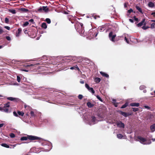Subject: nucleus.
I'll list each match as a JSON object with an SVG mask.
<instances>
[{
  "instance_id": "47",
  "label": "nucleus",
  "mask_w": 155,
  "mask_h": 155,
  "mask_svg": "<svg viewBox=\"0 0 155 155\" xmlns=\"http://www.w3.org/2000/svg\"><path fill=\"white\" fill-rule=\"evenodd\" d=\"M14 115L17 117H18V115L15 111H14L13 112Z\"/></svg>"
},
{
  "instance_id": "34",
  "label": "nucleus",
  "mask_w": 155,
  "mask_h": 155,
  "mask_svg": "<svg viewBox=\"0 0 155 155\" xmlns=\"http://www.w3.org/2000/svg\"><path fill=\"white\" fill-rule=\"evenodd\" d=\"M45 21L48 24H50L51 23V20L49 18H46Z\"/></svg>"
},
{
  "instance_id": "41",
  "label": "nucleus",
  "mask_w": 155,
  "mask_h": 155,
  "mask_svg": "<svg viewBox=\"0 0 155 155\" xmlns=\"http://www.w3.org/2000/svg\"><path fill=\"white\" fill-rule=\"evenodd\" d=\"M155 24L154 23H152L151 25V28L153 29L155 28Z\"/></svg>"
},
{
  "instance_id": "42",
  "label": "nucleus",
  "mask_w": 155,
  "mask_h": 155,
  "mask_svg": "<svg viewBox=\"0 0 155 155\" xmlns=\"http://www.w3.org/2000/svg\"><path fill=\"white\" fill-rule=\"evenodd\" d=\"M142 28L143 30H146V29H148V28H149V27H148V26H143L142 27Z\"/></svg>"
},
{
  "instance_id": "58",
  "label": "nucleus",
  "mask_w": 155,
  "mask_h": 155,
  "mask_svg": "<svg viewBox=\"0 0 155 155\" xmlns=\"http://www.w3.org/2000/svg\"><path fill=\"white\" fill-rule=\"evenodd\" d=\"M114 105L115 107H117V103H114Z\"/></svg>"
},
{
  "instance_id": "16",
  "label": "nucleus",
  "mask_w": 155,
  "mask_h": 155,
  "mask_svg": "<svg viewBox=\"0 0 155 155\" xmlns=\"http://www.w3.org/2000/svg\"><path fill=\"white\" fill-rule=\"evenodd\" d=\"M150 129L152 132H153L155 130V124L150 126Z\"/></svg>"
},
{
  "instance_id": "13",
  "label": "nucleus",
  "mask_w": 155,
  "mask_h": 155,
  "mask_svg": "<svg viewBox=\"0 0 155 155\" xmlns=\"http://www.w3.org/2000/svg\"><path fill=\"white\" fill-rule=\"evenodd\" d=\"M148 6L150 8H153L155 6L154 4L152 2H150L148 4Z\"/></svg>"
},
{
  "instance_id": "55",
  "label": "nucleus",
  "mask_w": 155,
  "mask_h": 155,
  "mask_svg": "<svg viewBox=\"0 0 155 155\" xmlns=\"http://www.w3.org/2000/svg\"><path fill=\"white\" fill-rule=\"evenodd\" d=\"M134 20L136 21H138V19L136 17V16H134Z\"/></svg>"
},
{
  "instance_id": "52",
  "label": "nucleus",
  "mask_w": 155,
  "mask_h": 155,
  "mask_svg": "<svg viewBox=\"0 0 155 155\" xmlns=\"http://www.w3.org/2000/svg\"><path fill=\"white\" fill-rule=\"evenodd\" d=\"M4 28H6V29L9 30H10V27H9V26H4Z\"/></svg>"
},
{
  "instance_id": "29",
  "label": "nucleus",
  "mask_w": 155,
  "mask_h": 155,
  "mask_svg": "<svg viewBox=\"0 0 155 155\" xmlns=\"http://www.w3.org/2000/svg\"><path fill=\"white\" fill-rule=\"evenodd\" d=\"M123 137V135L121 134H117V137L119 139H121Z\"/></svg>"
},
{
  "instance_id": "12",
  "label": "nucleus",
  "mask_w": 155,
  "mask_h": 155,
  "mask_svg": "<svg viewBox=\"0 0 155 155\" xmlns=\"http://www.w3.org/2000/svg\"><path fill=\"white\" fill-rule=\"evenodd\" d=\"M100 73L103 76L106 77L107 78H109V76L107 74L102 71L100 72Z\"/></svg>"
},
{
  "instance_id": "17",
  "label": "nucleus",
  "mask_w": 155,
  "mask_h": 155,
  "mask_svg": "<svg viewBox=\"0 0 155 155\" xmlns=\"http://www.w3.org/2000/svg\"><path fill=\"white\" fill-rule=\"evenodd\" d=\"M7 99L11 101H17V99L15 98H13L12 97H7Z\"/></svg>"
},
{
  "instance_id": "25",
  "label": "nucleus",
  "mask_w": 155,
  "mask_h": 155,
  "mask_svg": "<svg viewBox=\"0 0 155 155\" xmlns=\"http://www.w3.org/2000/svg\"><path fill=\"white\" fill-rule=\"evenodd\" d=\"M91 121L92 122L94 123L96 120V118L95 117L92 116L91 117Z\"/></svg>"
},
{
  "instance_id": "5",
  "label": "nucleus",
  "mask_w": 155,
  "mask_h": 155,
  "mask_svg": "<svg viewBox=\"0 0 155 155\" xmlns=\"http://www.w3.org/2000/svg\"><path fill=\"white\" fill-rule=\"evenodd\" d=\"M98 34V32H95L94 33L93 30V29H90L89 31L88 34V35L89 36H90L92 38L94 37V35H95V37H96Z\"/></svg>"
},
{
  "instance_id": "64",
  "label": "nucleus",
  "mask_w": 155,
  "mask_h": 155,
  "mask_svg": "<svg viewBox=\"0 0 155 155\" xmlns=\"http://www.w3.org/2000/svg\"><path fill=\"white\" fill-rule=\"evenodd\" d=\"M124 6L125 8L127 7V4L125 3L124 4Z\"/></svg>"
},
{
  "instance_id": "24",
  "label": "nucleus",
  "mask_w": 155,
  "mask_h": 155,
  "mask_svg": "<svg viewBox=\"0 0 155 155\" xmlns=\"http://www.w3.org/2000/svg\"><path fill=\"white\" fill-rule=\"evenodd\" d=\"M20 10L24 12H27L28 11V9L24 8H21Z\"/></svg>"
},
{
  "instance_id": "46",
  "label": "nucleus",
  "mask_w": 155,
  "mask_h": 155,
  "mask_svg": "<svg viewBox=\"0 0 155 155\" xmlns=\"http://www.w3.org/2000/svg\"><path fill=\"white\" fill-rule=\"evenodd\" d=\"M21 78L19 76H17V81L18 82H19L20 81Z\"/></svg>"
},
{
  "instance_id": "43",
  "label": "nucleus",
  "mask_w": 155,
  "mask_h": 155,
  "mask_svg": "<svg viewBox=\"0 0 155 155\" xmlns=\"http://www.w3.org/2000/svg\"><path fill=\"white\" fill-rule=\"evenodd\" d=\"M83 96L82 95H81V94H79L78 96V98L79 99H80V100H81L82 99V98H83Z\"/></svg>"
},
{
  "instance_id": "8",
  "label": "nucleus",
  "mask_w": 155,
  "mask_h": 155,
  "mask_svg": "<svg viewBox=\"0 0 155 155\" xmlns=\"http://www.w3.org/2000/svg\"><path fill=\"white\" fill-rule=\"evenodd\" d=\"M116 124L117 126L120 128H124V124L120 121H118L116 122Z\"/></svg>"
},
{
  "instance_id": "14",
  "label": "nucleus",
  "mask_w": 155,
  "mask_h": 155,
  "mask_svg": "<svg viewBox=\"0 0 155 155\" xmlns=\"http://www.w3.org/2000/svg\"><path fill=\"white\" fill-rule=\"evenodd\" d=\"M18 31L17 32L16 34V37H19L20 35V34L21 33L22 30L21 28H19L18 29Z\"/></svg>"
},
{
  "instance_id": "37",
  "label": "nucleus",
  "mask_w": 155,
  "mask_h": 155,
  "mask_svg": "<svg viewBox=\"0 0 155 155\" xmlns=\"http://www.w3.org/2000/svg\"><path fill=\"white\" fill-rule=\"evenodd\" d=\"M29 24V22L28 21H26L23 24V27H25Z\"/></svg>"
},
{
  "instance_id": "62",
  "label": "nucleus",
  "mask_w": 155,
  "mask_h": 155,
  "mask_svg": "<svg viewBox=\"0 0 155 155\" xmlns=\"http://www.w3.org/2000/svg\"><path fill=\"white\" fill-rule=\"evenodd\" d=\"M97 17H99V16H96L95 15L94 16V18L95 19H96Z\"/></svg>"
},
{
  "instance_id": "51",
  "label": "nucleus",
  "mask_w": 155,
  "mask_h": 155,
  "mask_svg": "<svg viewBox=\"0 0 155 155\" xmlns=\"http://www.w3.org/2000/svg\"><path fill=\"white\" fill-rule=\"evenodd\" d=\"M30 114L31 116H34V113L33 111H31Z\"/></svg>"
},
{
  "instance_id": "35",
  "label": "nucleus",
  "mask_w": 155,
  "mask_h": 155,
  "mask_svg": "<svg viewBox=\"0 0 155 155\" xmlns=\"http://www.w3.org/2000/svg\"><path fill=\"white\" fill-rule=\"evenodd\" d=\"M97 98L101 101L102 102L103 101V100L101 98V97L99 96V95H97L96 96Z\"/></svg>"
},
{
  "instance_id": "54",
  "label": "nucleus",
  "mask_w": 155,
  "mask_h": 155,
  "mask_svg": "<svg viewBox=\"0 0 155 155\" xmlns=\"http://www.w3.org/2000/svg\"><path fill=\"white\" fill-rule=\"evenodd\" d=\"M80 83L81 84H84V81L82 79H81L80 81Z\"/></svg>"
},
{
  "instance_id": "48",
  "label": "nucleus",
  "mask_w": 155,
  "mask_h": 155,
  "mask_svg": "<svg viewBox=\"0 0 155 155\" xmlns=\"http://www.w3.org/2000/svg\"><path fill=\"white\" fill-rule=\"evenodd\" d=\"M133 10L132 9H130L128 11H127V12L129 14H130V13L131 12H133Z\"/></svg>"
},
{
  "instance_id": "33",
  "label": "nucleus",
  "mask_w": 155,
  "mask_h": 155,
  "mask_svg": "<svg viewBox=\"0 0 155 155\" xmlns=\"http://www.w3.org/2000/svg\"><path fill=\"white\" fill-rule=\"evenodd\" d=\"M9 104L10 102H8L6 104H4V106L5 107H10Z\"/></svg>"
},
{
  "instance_id": "50",
  "label": "nucleus",
  "mask_w": 155,
  "mask_h": 155,
  "mask_svg": "<svg viewBox=\"0 0 155 155\" xmlns=\"http://www.w3.org/2000/svg\"><path fill=\"white\" fill-rule=\"evenodd\" d=\"M6 38L8 41H10L11 40V38L9 36H6Z\"/></svg>"
},
{
  "instance_id": "45",
  "label": "nucleus",
  "mask_w": 155,
  "mask_h": 155,
  "mask_svg": "<svg viewBox=\"0 0 155 155\" xmlns=\"http://www.w3.org/2000/svg\"><path fill=\"white\" fill-rule=\"evenodd\" d=\"M124 40H125V41H126V42H127V43L128 44L129 43V40L127 38H126V37H124Z\"/></svg>"
},
{
  "instance_id": "19",
  "label": "nucleus",
  "mask_w": 155,
  "mask_h": 155,
  "mask_svg": "<svg viewBox=\"0 0 155 155\" xmlns=\"http://www.w3.org/2000/svg\"><path fill=\"white\" fill-rule=\"evenodd\" d=\"M135 8H136L137 9V10L140 13L143 14V12H142V9L140 7L136 5L135 6Z\"/></svg>"
},
{
  "instance_id": "4",
  "label": "nucleus",
  "mask_w": 155,
  "mask_h": 155,
  "mask_svg": "<svg viewBox=\"0 0 155 155\" xmlns=\"http://www.w3.org/2000/svg\"><path fill=\"white\" fill-rule=\"evenodd\" d=\"M42 10L44 11L45 12H47L49 11V10L47 6H45L40 7L38 9V11L40 12H41Z\"/></svg>"
},
{
  "instance_id": "2",
  "label": "nucleus",
  "mask_w": 155,
  "mask_h": 155,
  "mask_svg": "<svg viewBox=\"0 0 155 155\" xmlns=\"http://www.w3.org/2000/svg\"><path fill=\"white\" fill-rule=\"evenodd\" d=\"M28 139L31 140H41L42 139L40 137L28 135L26 137H21L20 139V140L21 141L26 140Z\"/></svg>"
},
{
  "instance_id": "7",
  "label": "nucleus",
  "mask_w": 155,
  "mask_h": 155,
  "mask_svg": "<svg viewBox=\"0 0 155 155\" xmlns=\"http://www.w3.org/2000/svg\"><path fill=\"white\" fill-rule=\"evenodd\" d=\"M85 86L89 91L91 92L93 94L94 93L95 91L93 88L92 87H90L87 84H85Z\"/></svg>"
},
{
  "instance_id": "21",
  "label": "nucleus",
  "mask_w": 155,
  "mask_h": 155,
  "mask_svg": "<svg viewBox=\"0 0 155 155\" xmlns=\"http://www.w3.org/2000/svg\"><path fill=\"white\" fill-rule=\"evenodd\" d=\"M41 27L44 29H46L47 28V25L46 24L45 22H43L42 23Z\"/></svg>"
},
{
  "instance_id": "11",
  "label": "nucleus",
  "mask_w": 155,
  "mask_h": 155,
  "mask_svg": "<svg viewBox=\"0 0 155 155\" xmlns=\"http://www.w3.org/2000/svg\"><path fill=\"white\" fill-rule=\"evenodd\" d=\"M7 107H5L3 106V107H0V110L4 111L5 112L8 113V109L7 108Z\"/></svg>"
},
{
  "instance_id": "38",
  "label": "nucleus",
  "mask_w": 155,
  "mask_h": 155,
  "mask_svg": "<svg viewBox=\"0 0 155 155\" xmlns=\"http://www.w3.org/2000/svg\"><path fill=\"white\" fill-rule=\"evenodd\" d=\"M10 136L11 138H14L15 137V134L14 133H11L10 135Z\"/></svg>"
},
{
  "instance_id": "32",
  "label": "nucleus",
  "mask_w": 155,
  "mask_h": 155,
  "mask_svg": "<svg viewBox=\"0 0 155 155\" xmlns=\"http://www.w3.org/2000/svg\"><path fill=\"white\" fill-rule=\"evenodd\" d=\"M20 70L21 71H24L25 72H28V70L27 69L25 68H20Z\"/></svg>"
},
{
  "instance_id": "56",
  "label": "nucleus",
  "mask_w": 155,
  "mask_h": 155,
  "mask_svg": "<svg viewBox=\"0 0 155 155\" xmlns=\"http://www.w3.org/2000/svg\"><path fill=\"white\" fill-rule=\"evenodd\" d=\"M4 31L2 29L0 28V34H1Z\"/></svg>"
},
{
  "instance_id": "40",
  "label": "nucleus",
  "mask_w": 155,
  "mask_h": 155,
  "mask_svg": "<svg viewBox=\"0 0 155 155\" xmlns=\"http://www.w3.org/2000/svg\"><path fill=\"white\" fill-rule=\"evenodd\" d=\"M5 23H7V24L8 23V22H9V19L8 18H5Z\"/></svg>"
},
{
  "instance_id": "59",
  "label": "nucleus",
  "mask_w": 155,
  "mask_h": 155,
  "mask_svg": "<svg viewBox=\"0 0 155 155\" xmlns=\"http://www.w3.org/2000/svg\"><path fill=\"white\" fill-rule=\"evenodd\" d=\"M112 101H113V104L116 103V100L115 99H113L112 100Z\"/></svg>"
},
{
  "instance_id": "1",
  "label": "nucleus",
  "mask_w": 155,
  "mask_h": 155,
  "mask_svg": "<svg viewBox=\"0 0 155 155\" xmlns=\"http://www.w3.org/2000/svg\"><path fill=\"white\" fill-rule=\"evenodd\" d=\"M71 22L75 23V28L78 32L80 34L85 35L84 27L82 23L74 20L71 21Z\"/></svg>"
},
{
  "instance_id": "18",
  "label": "nucleus",
  "mask_w": 155,
  "mask_h": 155,
  "mask_svg": "<svg viewBox=\"0 0 155 155\" xmlns=\"http://www.w3.org/2000/svg\"><path fill=\"white\" fill-rule=\"evenodd\" d=\"M87 105L88 107L89 108L92 107L94 106V105L90 102H88L87 103Z\"/></svg>"
},
{
  "instance_id": "60",
  "label": "nucleus",
  "mask_w": 155,
  "mask_h": 155,
  "mask_svg": "<svg viewBox=\"0 0 155 155\" xmlns=\"http://www.w3.org/2000/svg\"><path fill=\"white\" fill-rule=\"evenodd\" d=\"M151 15H153V16L154 17H155V12H152L151 14Z\"/></svg>"
},
{
  "instance_id": "63",
  "label": "nucleus",
  "mask_w": 155,
  "mask_h": 155,
  "mask_svg": "<svg viewBox=\"0 0 155 155\" xmlns=\"http://www.w3.org/2000/svg\"><path fill=\"white\" fill-rule=\"evenodd\" d=\"M13 61H14V62H19L20 61H17L16 60H13Z\"/></svg>"
},
{
  "instance_id": "61",
  "label": "nucleus",
  "mask_w": 155,
  "mask_h": 155,
  "mask_svg": "<svg viewBox=\"0 0 155 155\" xmlns=\"http://www.w3.org/2000/svg\"><path fill=\"white\" fill-rule=\"evenodd\" d=\"M4 125V124L2 123L0 124V128L2 127Z\"/></svg>"
},
{
  "instance_id": "3",
  "label": "nucleus",
  "mask_w": 155,
  "mask_h": 155,
  "mask_svg": "<svg viewBox=\"0 0 155 155\" xmlns=\"http://www.w3.org/2000/svg\"><path fill=\"white\" fill-rule=\"evenodd\" d=\"M137 140L139 141L141 143L143 144H150L151 143V142H150L149 143H147L145 142L146 141L147 139L145 138H143L140 136H138L137 137Z\"/></svg>"
},
{
  "instance_id": "22",
  "label": "nucleus",
  "mask_w": 155,
  "mask_h": 155,
  "mask_svg": "<svg viewBox=\"0 0 155 155\" xmlns=\"http://www.w3.org/2000/svg\"><path fill=\"white\" fill-rule=\"evenodd\" d=\"M104 27L103 26L99 27L98 28V30L100 32L103 31L104 30Z\"/></svg>"
},
{
  "instance_id": "27",
  "label": "nucleus",
  "mask_w": 155,
  "mask_h": 155,
  "mask_svg": "<svg viewBox=\"0 0 155 155\" xmlns=\"http://www.w3.org/2000/svg\"><path fill=\"white\" fill-rule=\"evenodd\" d=\"M8 11L13 14H15L16 13V11L15 9H9L8 10Z\"/></svg>"
},
{
  "instance_id": "23",
  "label": "nucleus",
  "mask_w": 155,
  "mask_h": 155,
  "mask_svg": "<svg viewBox=\"0 0 155 155\" xmlns=\"http://www.w3.org/2000/svg\"><path fill=\"white\" fill-rule=\"evenodd\" d=\"M70 69L71 70H73L74 69H76L78 70H79V69L78 67V66L77 65H76L74 66L71 67L70 68Z\"/></svg>"
},
{
  "instance_id": "9",
  "label": "nucleus",
  "mask_w": 155,
  "mask_h": 155,
  "mask_svg": "<svg viewBox=\"0 0 155 155\" xmlns=\"http://www.w3.org/2000/svg\"><path fill=\"white\" fill-rule=\"evenodd\" d=\"M119 114H120L121 115H123V116H124V117H127V116L130 115V114H127L126 112H123L121 111H119Z\"/></svg>"
},
{
  "instance_id": "44",
  "label": "nucleus",
  "mask_w": 155,
  "mask_h": 155,
  "mask_svg": "<svg viewBox=\"0 0 155 155\" xmlns=\"http://www.w3.org/2000/svg\"><path fill=\"white\" fill-rule=\"evenodd\" d=\"M123 36H119L118 37H117L116 38V41H118L120 39V38H123Z\"/></svg>"
},
{
  "instance_id": "31",
  "label": "nucleus",
  "mask_w": 155,
  "mask_h": 155,
  "mask_svg": "<svg viewBox=\"0 0 155 155\" xmlns=\"http://www.w3.org/2000/svg\"><path fill=\"white\" fill-rule=\"evenodd\" d=\"M128 105V103L127 102H126L123 105L122 107H121V108H124L126 107Z\"/></svg>"
},
{
  "instance_id": "10",
  "label": "nucleus",
  "mask_w": 155,
  "mask_h": 155,
  "mask_svg": "<svg viewBox=\"0 0 155 155\" xmlns=\"http://www.w3.org/2000/svg\"><path fill=\"white\" fill-rule=\"evenodd\" d=\"M145 21V19H143L141 22H140L137 24V26L138 27H140L142 26L143 25H145L146 24V23H144Z\"/></svg>"
},
{
  "instance_id": "26",
  "label": "nucleus",
  "mask_w": 155,
  "mask_h": 155,
  "mask_svg": "<svg viewBox=\"0 0 155 155\" xmlns=\"http://www.w3.org/2000/svg\"><path fill=\"white\" fill-rule=\"evenodd\" d=\"M35 65L33 64H31L30 65L28 64H24L23 66L24 67H25V68H27L28 67H30L31 66H34Z\"/></svg>"
},
{
  "instance_id": "57",
  "label": "nucleus",
  "mask_w": 155,
  "mask_h": 155,
  "mask_svg": "<svg viewBox=\"0 0 155 155\" xmlns=\"http://www.w3.org/2000/svg\"><path fill=\"white\" fill-rule=\"evenodd\" d=\"M129 20L131 23H133L134 22L133 20V19H129Z\"/></svg>"
},
{
  "instance_id": "49",
  "label": "nucleus",
  "mask_w": 155,
  "mask_h": 155,
  "mask_svg": "<svg viewBox=\"0 0 155 155\" xmlns=\"http://www.w3.org/2000/svg\"><path fill=\"white\" fill-rule=\"evenodd\" d=\"M29 21L31 22L32 24H34L35 23L34 22V20L33 19H31L29 20Z\"/></svg>"
},
{
  "instance_id": "6",
  "label": "nucleus",
  "mask_w": 155,
  "mask_h": 155,
  "mask_svg": "<svg viewBox=\"0 0 155 155\" xmlns=\"http://www.w3.org/2000/svg\"><path fill=\"white\" fill-rule=\"evenodd\" d=\"M113 32L112 31H111L109 34V37L110 38V40L113 42H114L115 40H114L115 38L116 37V35L115 34L113 35Z\"/></svg>"
},
{
  "instance_id": "36",
  "label": "nucleus",
  "mask_w": 155,
  "mask_h": 155,
  "mask_svg": "<svg viewBox=\"0 0 155 155\" xmlns=\"http://www.w3.org/2000/svg\"><path fill=\"white\" fill-rule=\"evenodd\" d=\"M71 57H68L65 58V59L68 60V61H67V62H70V60H71Z\"/></svg>"
},
{
  "instance_id": "30",
  "label": "nucleus",
  "mask_w": 155,
  "mask_h": 155,
  "mask_svg": "<svg viewBox=\"0 0 155 155\" xmlns=\"http://www.w3.org/2000/svg\"><path fill=\"white\" fill-rule=\"evenodd\" d=\"M18 114L19 115L23 117L24 115V113L23 112L18 111Z\"/></svg>"
},
{
  "instance_id": "28",
  "label": "nucleus",
  "mask_w": 155,
  "mask_h": 155,
  "mask_svg": "<svg viewBox=\"0 0 155 155\" xmlns=\"http://www.w3.org/2000/svg\"><path fill=\"white\" fill-rule=\"evenodd\" d=\"M1 145L2 146L5 147H6L7 148H9V146L6 143H2L1 144Z\"/></svg>"
},
{
  "instance_id": "39",
  "label": "nucleus",
  "mask_w": 155,
  "mask_h": 155,
  "mask_svg": "<svg viewBox=\"0 0 155 155\" xmlns=\"http://www.w3.org/2000/svg\"><path fill=\"white\" fill-rule=\"evenodd\" d=\"M132 109L133 111H134V112L137 111L139 110L138 108H132Z\"/></svg>"
},
{
  "instance_id": "15",
  "label": "nucleus",
  "mask_w": 155,
  "mask_h": 155,
  "mask_svg": "<svg viewBox=\"0 0 155 155\" xmlns=\"http://www.w3.org/2000/svg\"><path fill=\"white\" fill-rule=\"evenodd\" d=\"M139 105V103H132L130 104V105L131 106L138 107Z\"/></svg>"
},
{
  "instance_id": "20",
  "label": "nucleus",
  "mask_w": 155,
  "mask_h": 155,
  "mask_svg": "<svg viewBox=\"0 0 155 155\" xmlns=\"http://www.w3.org/2000/svg\"><path fill=\"white\" fill-rule=\"evenodd\" d=\"M101 81V79L99 78H96L94 79V81L96 83H99Z\"/></svg>"
},
{
  "instance_id": "53",
  "label": "nucleus",
  "mask_w": 155,
  "mask_h": 155,
  "mask_svg": "<svg viewBox=\"0 0 155 155\" xmlns=\"http://www.w3.org/2000/svg\"><path fill=\"white\" fill-rule=\"evenodd\" d=\"M144 107L147 109H150V107H149L148 106H144Z\"/></svg>"
}]
</instances>
